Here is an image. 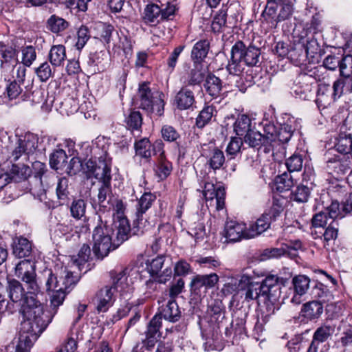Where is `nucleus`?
I'll return each instance as SVG.
<instances>
[{
	"instance_id": "obj_1",
	"label": "nucleus",
	"mask_w": 352,
	"mask_h": 352,
	"mask_svg": "<svg viewBox=\"0 0 352 352\" xmlns=\"http://www.w3.org/2000/svg\"><path fill=\"white\" fill-rule=\"evenodd\" d=\"M6 292L10 300L21 305L23 320L15 352H29L33 340L43 332L52 320V316L44 314V307L37 299L38 293L25 292L22 283L14 278L8 279Z\"/></svg>"
},
{
	"instance_id": "obj_2",
	"label": "nucleus",
	"mask_w": 352,
	"mask_h": 352,
	"mask_svg": "<svg viewBox=\"0 0 352 352\" xmlns=\"http://www.w3.org/2000/svg\"><path fill=\"white\" fill-rule=\"evenodd\" d=\"M85 165L89 177H94L100 184L97 195L98 208L96 212L102 221V214L110 215L114 199L111 184V168L104 162L96 165L91 160H88Z\"/></svg>"
},
{
	"instance_id": "obj_3",
	"label": "nucleus",
	"mask_w": 352,
	"mask_h": 352,
	"mask_svg": "<svg viewBox=\"0 0 352 352\" xmlns=\"http://www.w3.org/2000/svg\"><path fill=\"white\" fill-rule=\"evenodd\" d=\"M260 56V48L252 45L246 47L243 41H238L231 48L226 70L231 75L239 76L244 69L243 63L249 67L257 66Z\"/></svg>"
},
{
	"instance_id": "obj_4",
	"label": "nucleus",
	"mask_w": 352,
	"mask_h": 352,
	"mask_svg": "<svg viewBox=\"0 0 352 352\" xmlns=\"http://www.w3.org/2000/svg\"><path fill=\"white\" fill-rule=\"evenodd\" d=\"M283 209V200L274 197L270 208L250 226L246 236L252 239L266 231L270 228L271 223L280 216Z\"/></svg>"
},
{
	"instance_id": "obj_5",
	"label": "nucleus",
	"mask_w": 352,
	"mask_h": 352,
	"mask_svg": "<svg viewBox=\"0 0 352 352\" xmlns=\"http://www.w3.org/2000/svg\"><path fill=\"white\" fill-rule=\"evenodd\" d=\"M134 103L148 113H155L159 116L164 113V102L161 94L154 96L148 82H144L140 85L138 91L134 98Z\"/></svg>"
},
{
	"instance_id": "obj_6",
	"label": "nucleus",
	"mask_w": 352,
	"mask_h": 352,
	"mask_svg": "<svg viewBox=\"0 0 352 352\" xmlns=\"http://www.w3.org/2000/svg\"><path fill=\"white\" fill-rule=\"evenodd\" d=\"M113 282L111 285H106L101 288L96 295V310L98 312H106L111 307L114 301V294L118 287L126 280L125 272L120 271L118 273H111Z\"/></svg>"
},
{
	"instance_id": "obj_7",
	"label": "nucleus",
	"mask_w": 352,
	"mask_h": 352,
	"mask_svg": "<svg viewBox=\"0 0 352 352\" xmlns=\"http://www.w3.org/2000/svg\"><path fill=\"white\" fill-rule=\"evenodd\" d=\"M42 281L44 283V289L50 292L58 290V287H73L78 281V277L74 276L73 272L67 268L61 271L59 275L54 273L50 269H46L42 272Z\"/></svg>"
},
{
	"instance_id": "obj_8",
	"label": "nucleus",
	"mask_w": 352,
	"mask_h": 352,
	"mask_svg": "<svg viewBox=\"0 0 352 352\" xmlns=\"http://www.w3.org/2000/svg\"><path fill=\"white\" fill-rule=\"evenodd\" d=\"M111 230L105 226H96L93 232V252L98 259H103L109 252L116 249L114 247V240L110 235Z\"/></svg>"
},
{
	"instance_id": "obj_9",
	"label": "nucleus",
	"mask_w": 352,
	"mask_h": 352,
	"mask_svg": "<svg viewBox=\"0 0 352 352\" xmlns=\"http://www.w3.org/2000/svg\"><path fill=\"white\" fill-rule=\"evenodd\" d=\"M14 276L25 283L28 290L39 293L41 287L36 280L35 263L30 259L19 261L14 267Z\"/></svg>"
},
{
	"instance_id": "obj_10",
	"label": "nucleus",
	"mask_w": 352,
	"mask_h": 352,
	"mask_svg": "<svg viewBox=\"0 0 352 352\" xmlns=\"http://www.w3.org/2000/svg\"><path fill=\"white\" fill-rule=\"evenodd\" d=\"M290 277H280L274 274H267L265 278L260 283L262 285L263 294L267 296L268 301L270 302L272 310V314L274 313V303L278 300L281 293V286H285Z\"/></svg>"
},
{
	"instance_id": "obj_11",
	"label": "nucleus",
	"mask_w": 352,
	"mask_h": 352,
	"mask_svg": "<svg viewBox=\"0 0 352 352\" xmlns=\"http://www.w3.org/2000/svg\"><path fill=\"white\" fill-rule=\"evenodd\" d=\"M241 284H243V289L245 291V300L246 301L256 300L259 305L263 302L266 305L268 311L272 310V305L268 301L267 296L263 294L262 285L260 283L250 282V278L248 276L243 275L240 279Z\"/></svg>"
},
{
	"instance_id": "obj_12",
	"label": "nucleus",
	"mask_w": 352,
	"mask_h": 352,
	"mask_svg": "<svg viewBox=\"0 0 352 352\" xmlns=\"http://www.w3.org/2000/svg\"><path fill=\"white\" fill-rule=\"evenodd\" d=\"M36 148L37 139L34 135L28 133L21 136L18 139L16 147L12 153V161L16 162L21 157L27 161L29 155L33 153Z\"/></svg>"
},
{
	"instance_id": "obj_13",
	"label": "nucleus",
	"mask_w": 352,
	"mask_h": 352,
	"mask_svg": "<svg viewBox=\"0 0 352 352\" xmlns=\"http://www.w3.org/2000/svg\"><path fill=\"white\" fill-rule=\"evenodd\" d=\"M166 256L160 255L152 259L148 270L152 277L160 283H165L172 276V269L170 265L165 263Z\"/></svg>"
},
{
	"instance_id": "obj_14",
	"label": "nucleus",
	"mask_w": 352,
	"mask_h": 352,
	"mask_svg": "<svg viewBox=\"0 0 352 352\" xmlns=\"http://www.w3.org/2000/svg\"><path fill=\"white\" fill-rule=\"evenodd\" d=\"M219 279V276L215 273L197 274L191 280L190 290L196 295H205L208 289L213 288L217 284Z\"/></svg>"
},
{
	"instance_id": "obj_15",
	"label": "nucleus",
	"mask_w": 352,
	"mask_h": 352,
	"mask_svg": "<svg viewBox=\"0 0 352 352\" xmlns=\"http://www.w3.org/2000/svg\"><path fill=\"white\" fill-rule=\"evenodd\" d=\"M243 142L250 147L258 150L263 146L265 152L270 151L272 143L275 142V137L273 133L270 135H263L254 128L250 133H247L243 138Z\"/></svg>"
},
{
	"instance_id": "obj_16",
	"label": "nucleus",
	"mask_w": 352,
	"mask_h": 352,
	"mask_svg": "<svg viewBox=\"0 0 352 352\" xmlns=\"http://www.w3.org/2000/svg\"><path fill=\"white\" fill-rule=\"evenodd\" d=\"M155 195L151 192H144L138 199L136 206L135 219L134 224L139 229H144L147 222L146 219L144 217L146 212L151 207L153 203L155 201Z\"/></svg>"
},
{
	"instance_id": "obj_17",
	"label": "nucleus",
	"mask_w": 352,
	"mask_h": 352,
	"mask_svg": "<svg viewBox=\"0 0 352 352\" xmlns=\"http://www.w3.org/2000/svg\"><path fill=\"white\" fill-rule=\"evenodd\" d=\"M162 327V317L155 314L150 320L145 331L146 338L142 340L144 346L151 351L161 337L160 328Z\"/></svg>"
},
{
	"instance_id": "obj_18",
	"label": "nucleus",
	"mask_w": 352,
	"mask_h": 352,
	"mask_svg": "<svg viewBox=\"0 0 352 352\" xmlns=\"http://www.w3.org/2000/svg\"><path fill=\"white\" fill-rule=\"evenodd\" d=\"M1 69L3 72H8L12 65H16L18 61V51L13 45L0 42Z\"/></svg>"
},
{
	"instance_id": "obj_19",
	"label": "nucleus",
	"mask_w": 352,
	"mask_h": 352,
	"mask_svg": "<svg viewBox=\"0 0 352 352\" xmlns=\"http://www.w3.org/2000/svg\"><path fill=\"white\" fill-rule=\"evenodd\" d=\"M248 230L245 224L235 221H228L226 223L223 236L228 242H236L242 239H248L246 236Z\"/></svg>"
},
{
	"instance_id": "obj_20",
	"label": "nucleus",
	"mask_w": 352,
	"mask_h": 352,
	"mask_svg": "<svg viewBox=\"0 0 352 352\" xmlns=\"http://www.w3.org/2000/svg\"><path fill=\"white\" fill-rule=\"evenodd\" d=\"M114 236V247H119L122 243L128 240L131 234V226L127 218L113 221L111 230Z\"/></svg>"
},
{
	"instance_id": "obj_21",
	"label": "nucleus",
	"mask_w": 352,
	"mask_h": 352,
	"mask_svg": "<svg viewBox=\"0 0 352 352\" xmlns=\"http://www.w3.org/2000/svg\"><path fill=\"white\" fill-rule=\"evenodd\" d=\"M335 332V327L329 324H323L318 327L314 333L312 341L307 352H318L320 343L324 342L331 338Z\"/></svg>"
},
{
	"instance_id": "obj_22",
	"label": "nucleus",
	"mask_w": 352,
	"mask_h": 352,
	"mask_svg": "<svg viewBox=\"0 0 352 352\" xmlns=\"http://www.w3.org/2000/svg\"><path fill=\"white\" fill-rule=\"evenodd\" d=\"M311 80V76L307 75L300 77L299 81L292 88L295 97L304 100H310L314 97L315 91L312 83L310 82Z\"/></svg>"
},
{
	"instance_id": "obj_23",
	"label": "nucleus",
	"mask_w": 352,
	"mask_h": 352,
	"mask_svg": "<svg viewBox=\"0 0 352 352\" xmlns=\"http://www.w3.org/2000/svg\"><path fill=\"white\" fill-rule=\"evenodd\" d=\"M162 318L170 322H177L182 318V311L176 300L169 299L165 305H162L159 314Z\"/></svg>"
},
{
	"instance_id": "obj_24",
	"label": "nucleus",
	"mask_w": 352,
	"mask_h": 352,
	"mask_svg": "<svg viewBox=\"0 0 352 352\" xmlns=\"http://www.w3.org/2000/svg\"><path fill=\"white\" fill-rule=\"evenodd\" d=\"M208 314L210 316V322L214 323V330L220 329L225 318V311L223 303L221 300H214L208 305Z\"/></svg>"
},
{
	"instance_id": "obj_25",
	"label": "nucleus",
	"mask_w": 352,
	"mask_h": 352,
	"mask_svg": "<svg viewBox=\"0 0 352 352\" xmlns=\"http://www.w3.org/2000/svg\"><path fill=\"white\" fill-rule=\"evenodd\" d=\"M323 305L318 300L308 302L302 305V316L309 320L318 319L323 313Z\"/></svg>"
},
{
	"instance_id": "obj_26",
	"label": "nucleus",
	"mask_w": 352,
	"mask_h": 352,
	"mask_svg": "<svg viewBox=\"0 0 352 352\" xmlns=\"http://www.w3.org/2000/svg\"><path fill=\"white\" fill-rule=\"evenodd\" d=\"M204 87L206 93L212 98L221 97L223 85L219 77L212 74H208L206 78Z\"/></svg>"
},
{
	"instance_id": "obj_27",
	"label": "nucleus",
	"mask_w": 352,
	"mask_h": 352,
	"mask_svg": "<svg viewBox=\"0 0 352 352\" xmlns=\"http://www.w3.org/2000/svg\"><path fill=\"white\" fill-rule=\"evenodd\" d=\"M32 170L28 165L24 164H14L10 170L9 174L14 182H25L30 179Z\"/></svg>"
},
{
	"instance_id": "obj_28",
	"label": "nucleus",
	"mask_w": 352,
	"mask_h": 352,
	"mask_svg": "<svg viewBox=\"0 0 352 352\" xmlns=\"http://www.w3.org/2000/svg\"><path fill=\"white\" fill-rule=\"evenodd\" d=\"M91 258V249L89 245L83 244L80 248L77 257L74 256L72 258V265L77 267L79 271L85 270L86 272L89 269L87 262Z\"/></svg>"
},
{
	"instance_id": "obj_29",
	"label": "nucleus",
	"mask_w": 352,
	"mask_h": 352,
	"mask_svg": "<svg viewBox=\"0 0 352 352\" xmlns=\"http://www.w3.org/2000/svg\"><path fill=\"white\" fill-rule=\"evenodd\" d=\"M178 109L181 110L188 109L195 102V96L192 91L187 87H182L177 94L175 98Z\"/></svg>"
},
{
	"instance_id": "obj_30",
	"label": "nucleus",
	"mask_w": 352,
	"mask_h": 352,
	"mask_svg": "<svg viewBox=\"0 0 352 352\" xmlns=\"http://www.w3.org/2000/svg\"><path fill=\"white\" fill-rule=\"evenodd\" d=\"M87 201L82 198L74 199L69 206L71 217L76 221L86 219Z\"/></svg>"
},
{
	"instance_id": "obj_31",
	"label": "nucleus",
	"mask_w": 352,
	"mask_h": 352,
	"mask_svg": "<svg viewBox=\"0 0 352 352\" xmlns=\"http://www.w3.org/2000/svg\"><path fill=\"white\" fill-rule=\"evenodd\" d=\"M234 133L239 136L243 138L250 133L254 128L252 120L246 115H240L236 118L233 125Z\"/></svg>"
},
{
	"instance_id": "obj_32",
	"label": "nucleus",
	"mask_w": 352,
	"mask_h": 352,
	"mask_svg": "<svg viewBox=\"0 0 352 352\" xmlns=\"http://www.w3.org/2000/svg\"><path fill=\"white\" fill-rule=\"evenodd\" d=\"M72 287H69V289H64L61 287H58V290L52 291V294L50 296V307L52 309V312L45 313L44 311L45 315H50L52 316V318L57 312V309L59 306L62 305L66 295L70 292Z\"/></svg>"
},
{
	"instance_id": "obj_33",
	"label": "nucleus",
	"mask_w": 352,
	"mask_h": 352,
	"mask_svg": "<svg viewBox=\"0 0 352 352\" xmlns=\"http://www.w3.org/2000/svg\"><path fill=\"white\" fill-rule=\"evenodd\" d=\"M48 58L54 67H60L63 65L66 59V50L63 45H53L49 52Z\"/></svg>"
},
{
	"instance_id": "obj_34",
	"label": "nucleus",
	"mask_w": 352,
	"mask_h": 352,
	"mask_svg": "<svg viewBox=\"0 0 352 352\" xmlns=\"http://www.w3.org/2000/svg\"><path fill=\"white\" fill-rule=\"evenodd\" d=\"M153 170L155 175L160 180H164L166 179L172 172V163L167 160L166 157H157Z\"/></svg>"
},
{
	"instance_id": "obj_35",
	"label": "nucleus",
	"mask_w": 352,
	"mask_h": 352,
	"mask_svg": "<svg viewBox=\"0 0 352 352\" xmlns=\"http://www.w3.org/2000/svg\"><path fill=\"white\" fill-rule=\"evenodd\" d=\"M210 49L208 40L204 39L197 42L191 51V58L195 63H201L206 57Z\"/></svg>"
},
{
	"instance_id": "obj_36",
	"label": "nucleus",
	"mask_w": 352,
	"mask_h": 352,
	"mask_svg": "<svg viewBox=\"0 0 352 352\" xmlns=\"http://www.w3.org/2000/svg\"><path fill=\"white\" fill-rule=\"evenodd\" d=\"M161 7L155 3L146 5L144 10L143 19L146 23L157 24L161 21Z\"/></svg>"
},
{
	"instance_id": "obj_37",
	"label": "nucleus",
	"mask_w": 352,
	"mask_h": 352,
	"mask_svg": "<svg viewBox=\"0 0 352 352\" xmlns=\"http://www.w3.org/2000/svg\"><path fill=\"white\" fill-rule=\"evenodd\" d=\"M32 251V243L23 236L17 239L13 247V254L19 257L23 258L29 256Z\"/></svg>"
},
{
	"instance_id": "obj_38",
	"label": "nucleus",
	"mask_w": 352,
	"mask_h": 352,
	"mask_svg": "<svg viewBox=\"0 0 352 352\" xmlns=\"http://www.w3.org/2000/svg\"><path fill=\"white\" fill-rule=\"evenodd\" d=\"M43 182L41 178L30 177L28 180L29 187L26 188L28 191L39 201H43L46 199V190L43 186Z\"/></svg>"
},
{
	"instance_id": "obj_39",
	"label": "nucleus",
	"mask_w": 352,
	"mask_h": 352,
	"mask_svg": "<svg viewBox=\"0 0 352 352\" xmlns=\"http://www.w3.org/2000/svg\"><path fill=\"white\" fill-rule=\"evenodd\" d=\"M67 156L62 148H57L50 156V164L54 170L62 169L66 166Z\"/></svg>"
},
{
	"instance_id": "obj_40",
	"label": "nucleus",
	"mask_w": 352,
	"mask_h": 352,
	"mask_svg": "<svg viewBox=\"0 0 352 352\" xmlns=\"http://www.w3.org/2000/svg\"><path fill=\"white\" fill-rule=\"evenodd\" d=\"M76 222L77 221L74 219L69 218L63 220V222L58 223L56 225V228L54 230V234L58 237H61L62 236H65L74 231L77 232L76 229L78 228V226L76 224Z\"/></svg>"
},
{
	"instance_id": "obj_41",
	"label": "nucleus",
	"mask_w": 352,
	"mask_h": 352,
	"mask_svg": "<svg viewBox=\"0 0 352 352\" xmlns=\"http://www.w3.org/2000/svg\"><path fill=\"white\" fill-rule=\"evenodd\" d=\"M69 27V23L64 19L52 15L47 21V28L54 34H59Z\"/></svg>"
},
{
	"instance_id": "obj_42",
	"label": "nucleus",
	"mask_w": 352,
	"mask_h": 352,
	"mask_svg": "<svg viewBox=\"0 0 352 352\" xmlns=\"http://www.w3.org/2000/svg\"><path fill=\"white\" fill-rule=\"evenodd\" d=\"M328 168L332 170L331 174H336L338 177L346 174L350 169V162L346 160H333L328 161Z\"/></svg>"
},
{
	"instance_id": "obj_43",
	"label": "nucleus",
	"mask_w": 352,
	"mask_h": 352,
	"mask_svg": "<svg viewBox=\"0 0 352 352\" xmlns=\"http://www.w3.org/2000/svg\"><path fill=\"white\" fill-rule=\"evenodd\" d=\"M338 221L337 220H332L326 228L322 235L319 236L323 239L324 246L329 245L331 243L335 241L338 235Z\"/></svg>"
},
{
	"instance_id": "obj_44",
	"label": "nucleus",
	"mask_w": 352,
	"mask_h": 352,
	"mask_svg": "<svg viewBox=\"0 0 352 352\" xmlns=\"http://www.w3.org/2000/svg\"><path fill=\"white\" fill-rule=\"evenodd\" d=\"M56 194L60 205H63L68 200L69 191V180L63 177L59 178L56 188Z\"/></svg>"
},
{
	"instance_id": "obj_45",
	"label": "nucleus",
	"mask_w": 352,
	"mask_h": 352,
	"mask_svg": "<svg viewBox=\"0 0 352 352\" xmlns=\"http://www.w3.org/2000/svg\"><path fill=\"white\" fill-rule=\"evenodd\" d=\"M135 154L146 160H149L152 156L151 144L148 139L143 138L135 141L134 144Z\"/></svg>"
},
{
	"instance_id": "obj_46",
	"label": "nucleus",
	"mask_w": 352,
	"mask_h": 352,
	"mask_svg": "<svg viewBox=\"0 0 352 352\" xmlns=\"http://www.w3.org/2000/svg\"><path fill=\"white\" fill-rule=\"evenodd\" d=\"M109 56L104 52L91 53L87 63L89 66H97L98 69H104L108 66Z\"/></svg>"
},
{
	"instance_id": "obj_47",
	"label": "nucleus",
	"mask_w": 352,
	"mask_h": 352,
	"mask_svg": "<svg viewBox=\"0 0 352 352\" xmlns=\"http://www.w3.org/2000/svg\"><path fill=\"white\" fill-rule=\"evenodd\" d=\"M278 4L277 3L267 1L265 10L262 13L264 19L274 26L278 23V22H276V18H278Z\"/></svg>"
},
{
	"instance_id": "obj_48",
	"label": "nucleus",
	"mask_w": 352,
	"mask_h": 352,
	"mask_svg": "<svg viewBox=\"0 0 352 352\" xmlns=\"http://www.w3.org/2000/svg\"><path fill=\"white\" fill-rule=\"evenodd\" d=\"M277 190L279 191H286L291 189L296 183L291 173H283L276 179Z\"/></svg>"
},
{
	"instance_id": "obj_49",
	"label": "nucleus",
	"mask_w": 352,
	"mask_h": 352,
	"mask_svg": "<svg viewBox=\"0 0 352 352\" xmlns=\"http://www.w3.org/2000/svg\"><path fill=\"white\" fill-rule=\"evenodd\" d=\"M311 194L310 188L305 184H299L291 193V199L298 203L307 202Z\"/></svg>"
},
{
	"instance_id": "obj_50",
	"label": "nucleus",
	"mask_w": 352,
	"mask_h": 352,
	"mask_svg": "<svg viewBox=\"0 0 352 352\" xmlns=\"http://www.w3.org/2000/svg\"><path fill=\"white\" fill-rule=\"evenodd\" d=\"M292 283L296 293L298 296H302L307 292L309 286L310 280L309 277L305 275H298L293 278Z\"/></svg>"
},
{
	"instance_id": "obj_51",
	"label": "nucleus",
	"mask_w": 352,
	"mask_h": 352,
	"mask_svg": "<svg viewBox=\"0 0 352 352\" xmlns=\"http://www.w3.org/2000/svg\"><path fill=\"white\" fill-rule=\"evenodd\" d=\"M215 111L214 107L212 106L205 107L199 113L196 119V124L198 128H203L212 119Z\"/></svg>"
},
{
	"instance_id": "obj_52",
	"label": "nucleus",
	"mask_w": 352,
	"mask_h": 352,
	"mask_svg": "<svg viewBox=\"0 0 352 352\" xmlns=\"http://www.w3.org/2000/svg\"><path fill=\"white\" fill-rule=\"evenodd\" d=\"M225 160L223 152L218 148H215L211 152L208 164L212 169L216 170L222 167Z\"/></svg>"
},
{
	"instance_id": "obj_53",
	"label": "nucleus",
	"mask_w": 352,
	"mask_h": 352,
	"mask_svg": "<svg viewBox=\"0 0 352 352\" xmlns=\"http://www.w3.org/2000/svg\"><path fill=\"white\" fill-rule=\"evenodd\" d=\"M307 50L304 45H295L289 50L288 58L295 63H300L307 57Z\"/></svg>"
},
{
	"instance_id": "obj_54",
	"label": "nucleus",
	"mask_w": 352,
	"mask_h": 352,
	"mask_svg": "<svg viewBox=\"0 0 352 352\" xmlns=\"http://www.w3.org/2000/svg\"><path fill=\"white\" fill-rule=\"evenodd\" d=\"M336 150L344 154L351 152L352 155V138L350 135H340L336 144Z\"/></svg>"
},
{
	"instance_id": "obj_55",
	"label": "nucleus",
	"mask_w": 352,
	"mask_h": 352,
	"mask_svg": "<svg viewBox=\"0 0 352 352\" xmlns=\"http://www.w3.org/2000/svg\"><path fill=\"white\" fill-rule=\"evenodd\" d=\"M125 122L129 129L139 131L142 124V117L139 111H131L126 118Z\"/></svg>"
},
{
	"instance_id": "obj_56",
	"label": "nucleus",
	"mask_w": 352,
	"mask_h": 352,
	"mask_svg": "<svg viewBox=\"0 0 352 352\" xmlns=\"http://www.w3.org/2000/svg\"><path fill=\"white\" fill-rule=\"evenodd\" d=\"M243 142L241 137H232L226 147V153L230 159H234L241 150Z\"/></svg>"
},
{
	"instance_id": "obj_57",
	"label": "nucleus",
	"mask_w": 352,
	"mask_h": 352,
	"mask_svg": "<svg viewBox=\"0 0 352 352\" xmlns=\"http://www.w3.org/2000/svg\"><path fill=\"white\" fill-rule=\"evenodd\" d=\"M112 209L110 215H108V217H110L112 214V216L113 217V221L115 220H120L122 218H126V217L124 214V212L126 210V206L122 201V200L119 199H114L112 201ZM105 217H107V214H104Z\"/></svg>"
},
{
	"instance_id": "obj_58",
	"label": "nucleus",
	"mask_w": 352,
	"mask_h": 352,
	"mask_svg": "<svg viewBox=\"0 0 352 352\" xmlns=\"http://www.w3.org/2000/svg\"><path fill=\"white\" fill-rule=\"evenodd\" d=\"M227 13L221 10L213 18L212 29L214 32H221L226 27H228L226 21Z\"/></svg>"
},
{
	"instance_id": "obj_59",
	"label": "nucleus",
	"mask_w": 352,
	"mask_h": 352,
	"mask_svg": "<svg viewBox=\"0 0 352 352\" xmlns=\"http://www.w3.org/2000/svg\"><path fill=\"white\" fill-rule=\"evenodd\" d=\"M302 156L299 154H294L286 160L285 165L289 173L298 172L302 168Z\"/></svg>"
},
{
	"instance_id": "obj_60",
	"label": "nucleus",
	"mask_w": 352,
	"mask_h": 352,
	"mask_svg": "<svg viewBox=\"0 0 352 352\" xmlns=\"http://www.w3.org/2000/svg\"><path fill=\"white\" fill-rule=\"evenodd\" d=\"M22 64L26 67L32 65V63L36 58L35 48L32 45L23 47L21 49Z\"/></svg>"
},
{
	"instance_id": "obj_61",
	"label": "nucleus",
	"mask_w": 352,
	"mask_h": 352,
	"mask_svg": "<svg viewBox=\"0 0 352 352\" xmlns=\"http://www.w3.org/2000/svg\"><path fill=\"white\" fill-rule=\"evenodd\" d=\"M161 134L163 140L168 142H177L180 138L179 132L170 125H164L161 129Z\"/></svg>"
},
{
	"instance_id": "obj_62",
	"label": "nucleus",
	"mask_w": 352,
	"mask_h": 352,
	"mask_svg": "<svg viewBox=\"0 0 352 352\" xmlns=\"http://www.w3.org/2000/svg\"><path fill=\"white\" fill-rule=\"evenodd\" d=\"M339 68L340 75L344 78L350 77L352 74V56L346 55L340 60Z\"/></svg>"
},
{
	"instance_id": "obj_63",
	"label": "nucleus",
	"mask_w": 352,
	"mask_h": 352,
	"mask_svg": "<svg viewBox=\"0 0 352 352\" xmlns=\"http://www.w3.org/2000/svg\"><path fill=\"white\" fill-rule=\"evenodd\" d=\"M90 33L87 27L82 25L77 32L76 49L81 50L90 38Z\"/></svg>"
},
{
	"instance_id": "obj_64",
	"label": "nucleus",
	"mask_w": 352,
	"mask_h": 352,
	"mask_svg": "<svg viewBox=\"0 0 352 352\" xmlns=\"http://www.w3.org/2000/svg\"><path fill=\"white\" fill-rule=\"evenodd\" d=\"M294 132V129L291 125L288 124H284L280 128L278 133L274 135L275 139L282 143H287L292 138Z\"/></svg>"
}]
</instances>
